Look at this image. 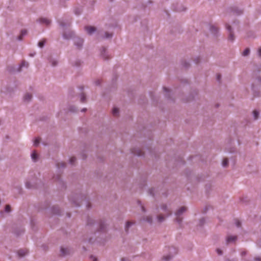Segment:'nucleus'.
<instances>
[{
	"instance_id": "f257e3e1",
	"label": "nucleus",
	"mask_w": 261,
	"mask_h": 261,
	"mask_svg": "<svg viewBox=\"0 0 261 261\" xmlns=\"http://www.w3.org/2000/svg\"><path fill=\"white\" fill-rule=\"evenodd\" d=\"M86 228L90 231V233L93 234L95 238L100 237L103 239L107 231V224L106 220L104 219H95L88 216L87 219Z\"/></svg>"
},
{
	"instance_id": "f03ea898",
	"label": "nucleus",
	"mask_w": 261,
	"mask_h": 261,
	"mask_svg": "<svg viewBox=\"0 0 261 261\" xmlns=\"http://www.w3.org/2000/svg\"><path fill=\"white\" fill-rule=\"evenodd\" d=\"M69 200L72 202L74 206L79 207L83 201H85L87 203V208L89 209L91 207V204L86 200V197L82 194H75V195H72L69 198Z\"/></svg>"
},
{
	"instance_id": "7ed1b4c3",
	"label": "nucleus",
	"mask_w": 261,
	"mask_h": 261,
	"mask_svg": "<svg viewBox=\"0 0 261 261\" xmlns=\"http://www.w3.org/2000/svg\"><path fill=\"white\" fill-rule=\"evenodd\" d=\"M168 249L169 253L163 257V261H170L177 253V249L174 247H169Z\"/></svg>"
},
{
	"instance_id": "20e7f679",
	"label": "nucleus",
	"mask_w": 261,
	"mask_h": 261,
	"mask_svg": "<svg viewBox=\"0 0 261 261\" xmlns=\"http://www.w3.org/2000/svg\"><path fill=\"white\" fill-rule=\"evenodd\" d=\"M225 28L228 33V40L233 42L235 40V36L231 26L228 23H225Z\"/></svg>"
},
{
	"instance_id": "39448f33",
	"label": "nucleus",
	"mask_w": 261,
	"mask_h": 261,
	"mask_svg": "<svg viewBox=\"0 0 261 261\" xmlns=\"http://www.w3.org/2000/svg\"><path fill=\"white\" fill-rule=\"evenodd\" d=\"M228 12L233 15L239 16L243 14L244 10L237 6H232L229 8Z\"/></svg>"
},
{
	"instance_id": "423d86ee",
	"label": "nucleus",
	"mask_w": 261,
	"mask_h": 261,
	"mask_svg": "<svg viewBox=\"0 0 261 261\" xmlns=\"http://www.w3.org/2000/svg\"><path fill=\"white\" fill-rule=\"evenodd\" d=\"M55 181H57L61 190L65 189L66 188V184L62 179L60 174H57L53 176Z\"/></svg>"
},
{
	"instance_id": "0eeeda50",
	"label": "nucleus",
	"mask_w": 261,
	"mask_h": 261,
	"mask_svg": "<svg viewBox=\"0 0 261 261\" xmlns=\"http://www.w3.org/2000/svg\"><path fill=\"white\" fill-rule=\"evenodd\" d=\"M38 179H33L32 180H27L25 182V187L29 189H37L38 188L37 185Z\"/></svg>"
},
{
	"instance_id": "6e6552de",
	"label": "nucleus",
	"mask_w": 261,
	"mask_h": 261,
	"mask_svg": "<svg viewBox=\"0 0 261 261\" xmlns=\"http://www.w3.org/2000/svg\"><path fill=\"white\" fill-rule=\"evenodd\" d=\"M72 250L71 248L68 247H61L60 256L62 257H65L70 254Z\"/></svg>"
},
{
	"instance_id": "1a4fd4ad",
	"label": "nucleus",
	"mask_w": 261,
	"mask_h": 261,
	"mask_svg": "<svg viewBox=\"0 0 261 261\" xmlns=\"http://www.w3.org/2000/svg\"><path fill=\"white\" fill-rule=\"evenodd\" d=\"M74 44L78 49H81L83 47L84 40L80 37L74 38Z\"/></svg>"
},
{
	"instance_id": "9d476101",
	"label": "nucleus",
	"mask_w": 261,
	"mask_h": 261,
	"mask_svg": "<svg viewBox=\"0 0 261 261\" xmlns=\"http://www.w3.org/2000/svg\"><path fill=\"white\" fill-rule=\"evenodd\" d=\"M132 154L137 156H144L145 152L139 148H134L130 150Z\"/></svg>"
},
{
	"instance_id": "9b49d317",
	"label": "nucleus",
	"mask_w": 261,
	"mask_h": 261,
	"mask_svg": "<svg viewBox=\"0 0 261 261\" xmlns=\"http://www.w3.org/2000/svg\"><path fill=\"white\" fill-rule=\"evenodd\" d=\"M172 8L174 11L176 12H182L186 10V8L181 4H173Z\"/></svg>"
},
{
	"instance_id": "f8f14e48",
	"label": "nucleus",
	"mask_w": 261,
	"mask_h": 261,
	"mask_svg": "<svg viewBox=\"0 0 261 261\" xmlns=\"http://www.w3.org/2000/svg\"><path fill=\"white\" fill-rule=\"evenodd\" d=\"M74 35L75 34L73 31H67L63 33V38L66 40H69L72 38L74 39Z\"/></svg>"
},
{
	"instance_id": "ddd939ff",
	"label": "nucleus",
	"mask_w": 261,
	"mask_h": 261,
	"mask_svg": "<svg viewBox=\"0 0 261 261\" xmlns=\"http://www.w3.org/2000/svg\"><path fill=\"white\" fill-rule=\"evenodd\" d=\"M161 209L166 213V216L169 217L172 215V211L169 209L166 204H162L160 206Z\"/></svg>"
},
{
	"instance_id": "4468645a",
	"label": "nucleus",
	"mask_w": 261,
	"mask_h": 261,
	"mask_svg": "<svg viewBox=\"0 0 261 261\" xmlns=\"http://www.w3.org/2000/svg\"><path fill=\"white\" fill-rule=\"evenodd\" d=\"M210 31L214 36L216 37L218 36L219 29L214 25L211 24L210 25Z\"/></svg>"
},
{
	"instance_id": "2eb2a0df",
	"label": "nucleus",
	"mask_w": 261,
	"mask_h": 261,
	"mask_svg": "<svg viewBox=\"0 0 261 261\" xmlns=\"http://www.w3.org/2000/svg\"><path fill=\"white\" fill-rule=\"evenodd\" d=\"M84 86L79 87V90L81 91V93L79 94L78 96L80 97V101L82 103H85L86 102V97L84 93L83 92L84 90Z\"/></svg>"
},
{
	"instance_id": "dca6fc26",
	"label": "nucleus",
	"mask_w": 261,
	"mask_h": 261,
	"mask_svg": "<svg viewBox=\"0 0 261 261\" xmlns=\"http://www.w3.org/2000/svg\"><path fill=\"white\" fill-rule=\"evenodd\" d=\"M85 30L87 31L89 35H92L93 33L96 32V28L94 26L86 25L85 27Z\"/></svg>"
},
{
	"instance_id": "f3484780",
	"label": "nucleus",
	"mask_w": 261,
	"mask_h": 261,
	"mask_svg": "<svg viewBox=\"0 0 261 261\" xmlns=\"http://www.w3.org/2000/svg\"><path fill=\"white\" fill-rule=\"evenodd\" d=\"M100 55L101 57L105 60H109L110 58L107 51V49L105 47H102L100 50Z\"/></svg>"
},
{
	"instance_id": "a211bd4d",
	"label": "nucleus",
	"mask_w": 261,
	"mask_h": 261,
	"mask_svg": "<svg viewBox=\"0 0 261 261\" xmlns=\"http://www.w3.org/2000/svg\"><path fill=\"white\" fill-rule=\"evenodd\" d=\"M51 213L56 215L60 216L61 215V210L58 206L54 205L51 207Z\"/></svg>"
},
{
	"instance_id": "6ab92c4d",
	"label": "nucleus",
	"mask_w": 261,
	"mask_h": 261,
	"mask_svg": "<svg viewBox=\"0 0 261 261\" xmlns=\"http://www.w3.org/2000/svg\"><path fill=\"white\" fill-rule=\"evenodd\" d=\"M187 211V207L185 206H181L175 213V215L176 217L181 216Z\"/></svg>"
},
{
	"instance_id": "aec40b11",
	"label": "nucleus",
	"mask_w": 261,
	"mask_h": 261,
	"mask_svg": "<svg viewBox=\"0 0 261 261\" xmlns=\"http://www.w3.org/2000/svg\"><path fill=\"white\" fill-rule=\"evenodd\" d=\"M37 21L41 23H43L46 24V25H49L51 23V20L46 18H43L41 17L38 20H37Z\"/></svg>"
},
{
	"instance_id": "412c9836",
	"label": "nucleus",
	"mask_w": 261,
	"mask_h": 261,
	"mask_svg": "<svg viewBox=\"0 0 261 261\" xmlns=\"http://www.w3.org/2000/svg\"><path fill=\"white\" fill-rule=\"evenodd\" d=\"M141 221L147 222L149 224L151 225L152 224V217L151 216H143L141 219Z\"/></svg>"
},
{
	"instance_id": "4be33fe9",
	"label": "nucleus",
	"mask_w": 261,
	"mask_h": 261,
	"mask_svg": "<svg viewBox=\"0 0 261 261\" xmlns=\"http://www.w3.org/2000/svg\"><path fill=\"white\" fill-rule=\"evenodd\" d=\"M32 97V94L27 93L23 96V101L26 102H29L31 101Z\"/></svg>"
},
{
	"instance_id": "5701e85b",
	"label": "nucleus",
	"mask_w": 261,
	"mask_h": 261,
	"mask_svg": "<svg viewBox=\"0 0 261 261\" xmlns=\"http://www.w3.org/2000/svg\"><path fill=\"white\" fill-rule=\"evenodd\" d=\"M83 12V8L82 7H76L74 9V13L77 15L79 16L82 14Z\"/></svg>"
},
{
	"instance_id": "b1692460",
	"label": "nucleus",
	"mask_w": 261,
	"mask_h": 261,
	"mask_svg": "<svg viewBox=\"0 0 261 261\" xmlns=\"http://www.w3.org/2000/svg\"><path fill=\"white\" fill-rule=\"evenodd\" d=\"M48 61L51 64V65L53 67H56L58 65V61L51 57H50L48 58Z\"/></svg>"
},
{
	"instance_id": "393cba45",
	"label": "nucleus",
	"mask_w": 261,
	"mask_h": 261,
	"mask_svg": "<svg viewBox=\"0 0 261 261\" xmlns=\"http://www.w3.org/2000/svg\"><path fill=\"white\" fill-rule=\"evenodd\" d=\"M17 254L19 257H22L25 255L27 253V250L23 249H20L17 251Z\"/></svg>"
},
{
	"instance_id": "a878e982",
	"label": "nucleus",
	"mask_w": 261,
	"mask_h": 261,
	"mask_svg": "<svg viewBox=\"0 0 261 261\" xmlns=\"http://www.w3.org/2000/svg\"><path fill=\"white\" fill-rule=\"evenodd\" d=\"M113 34L112 33H109L108 32H105L103 36H100L102 39H109L112 38Z\"/></svg>"
},
{
	"instance_id": "bb28decb",
	"label": "nucleus",
	"mask_w": 261,
	"mask_h": 261,
	"mask_svg": "<svg viewBox=\"0 0 261 261\" xmlns=\"http://www.w3.org/2000/svg\"><path fill=\"white\" fill-rule=\"evenodd\" d=\"M27 31L26 30H22L20 32V35L17 37V39L19 41H21L24 36L27 34Z\"/></svg>"
},
{
	"instance_id": "cd10ccee",
	"label": "nucleus",
	"mask_w": 261,
	"mask_h": 261,
	"mask_svg": "<svg viewBox=\"0 0 261 261\" xmlns=\"http://www.w3.org/2000/svg\"><path fill=\"white\" fill-rule=\"evenodd\" d=\"M237 239V236H229L227 237L226 239V242L227 243L234 242Z\"/></svg>"
},
{
	"instance_id": "c85d7f7f",
	"label": "nucleus",
	"mask_w": 261,
	"mask_h": 261,
	"mask_svg": "<svg viewBox=\"0 0 261 261\" xmlns=\"http://www.w3.org/2000/svg\"><path fill=\"white\" fill-rule=\"evenodd\" d=\"M252 90L254 97H258L259 95V91L258 89H256L254 84L252 85Z\"/></svg>"
},
{
	"instance_id": "c756f323",
	"label": "nucleus",
	"mask_w": 261,
	"mask_h": 261,
	"mask_svg": "<svg viewBox=\"0 0 261 261\" xmlns=\"http://www.w3.org/2000/svg\"><path fill=\"white\" fill-rule=\"evenodd\" d=\"M29 66V63L27 62H25V61H23L21 64L19 66L17 71L18 72H20L21 70V68L23 67H28Z\"/></svg>"
},
{
	"instance_id": "7c9ffc66",
	"label": "nucleus",
	"mask_w": 261,
	"mask_h": 261,
	"mask_svg": "<svg viewBox=\"0 0 261 261\" xmlns=\"http://www.w3.org/2000/svg\"><path fill=\"white\" fill-rule=\"evenodd\" d=\"M163 89H164V92L166 93V94H165L166 97L168 99H171V97L170 96V90L165 87H163Z\"/></svg>"
},
{
	"instance_id": "2f4dec72",
	"label": "nucleus",
	"mask_w": 261,
	"mask_h": 261,
	"mask_svg": "<svg viewBox=\"0 0 261 261\" xmlns=\"http://www.w3.org/2000/svg\"><path fill=\"white\" fill-rule=\"evenodd\" d=\"M56 166L59 170V173H60L61 172L60 171V169L62 168V169H64L66 167V164L65 163H58L57 164H56Z\"/></svg>"
},
{
	"instance_id": "473e14b6",
	"label": "nucleus",
	"mask_w": 261,
	"mask_h": 261,
	"mask_svg": "<svg viewBox=\"0 0 261 261\" xmlns=\"http://www.w3.org/2000/svg\"><path fill=\"white\" fill-rule=\"evenodd\" d=\"M134 224V222H132L130 221H127L126 222V225H125V231L126 233H128V229H129V227L130 226H132V225H133Z\"/></svg>"
},
{
	"instance_id": "72a5a7b5",
	"label": "nucleus",
	"mask_w": 261,
	"mask_h": 261,
	"mask_svg": "<svg viewBox=\"0 0 261 261\" xmlns=\"http://www.w3.org/2000/svg\"><path fill=\"white\" fill-rule=\"evenodd\" d=\"M38 154L36 153V152L35 151H34L31 153V158H32V160L34 162H36L38 160Z\"/></svg>"
},
{
	"instance_id": "f704fd0d",
	"label": "nucleus",
	"mask_w": 261,
	"mask_h": 261,
	"mask_svg": "<svg viewBox=\"0 0 261 261\" xmlns=\"http://www.w3.org/2000/svg\"><path fill=\"white\" fill-rule=\"evenodd\" d=\"M197 94V92L196 90H194L193 93L191 94V95L189 96L188 98V99H187V101L194 100L195 99V96Z\"/></svg>"
},
{
	"instance_id": "c9c22d12",
	"label": "nucleus",
	"mask_w": 261,
	"mask_h": 261,
	"mask_svg": "<svg viewBox=\"0 0 261 261\" xmlns=\"http://www.w3.org/2000/svg\"><path fill=\"white\" fill-rule=\"evenodd\" d=\"M156 192L155 188H152L148 190V194L149 195L154 197Z\"/></svg>"
},
{
	"instance_id": "e433bc0d",
	"label": "nucleus",
	"mask_w": 261,
	"mask_h": 261,
	"mask_svg": "<svg viewBox=\"0 0 261 261\" xmlns=\"http://www.w3.org/2000/svg\"><path fill=\"white\" fill-rule=\"evenodd\" d=\"M156 219L159 223H162L165 220V218L163 215L160 214L156 216Z\"/></svg>"
},
{
	"instance_id": "4c0bfd02",
	"label": "nucleus",
	"mask_w": 261,
	"mask_h": 261,
	"mask_svg": "<svg viewBox=\"0 0 261 261\" xmlns=\"http://www.w3.org/2000/svg\"><path fill=\"white\" fill-rule=\"evenodd\" d=\"M13 232L17 236H19L23 233V229L22 228H20L18 230H14Z\"/></svg>"
},
{
	"instance_id": "58836bf2",
	"label": "nucleus",
	"mask_w": 261,
	"mask_h": 261,
	"mask_svg": "<svg viewBox=\"0 0 261 261\" xmlns=\"http://www.w3.org/2000/svg\"><path fill=\"white\" fill-rule=\"evenodd\" d=\"M68 111L72 113H76L77 112V109L74 106H69Z\"/></svg>"
},
{
	"instance_id": "ea45409f",
	"label": "nucleus",
	"mask_w": 261,
	"mask_h": 261,
	"mask_svg": "<svg viewBox=\"0 0 261 261\" xmlns=\"http://www.w3.org/2000/svg\"><path fill=\"white\" fill-rule=\"evenodd\" d=\"M46 43V39H42L41 40H40L38 43V46L40 47V48H43L44 47V45H45V44Z\"/></svg>"
},
{
	"instance_id": "a19ab883",
	"label": "nucleus",
	"mask_w": 261,
	"mask_h": 261,
	"mask_svg": "<svg viewBox=\"0 0 261 261\" xmlns=\"http://www.w3.org/2000/svg\"><path fill=\"white\" fill-rule=\"evenodd\" d=\"M182 66L185 68V69H188L190 67V64L189 62H187L186 61H183L182 62Z\"/></svg>"
},
{
	"instance_id": "79ce46f5",
	"label": "nucleus",
	"mask_w": 261,
	"mask_h": 261,
	"mask_svg": "<svg viewBox=\"0 0 261 261\" xmlns=\"http://www.w3.org/2000/svg\"><path fill=\"white\" fill-rule=\"evenodd\" d=\"M175 221L177 222L180 226L182 222V218L180 217V216L176 217V218L175 219Z\"/></svg>"
},
{
	"instance_id": "37998d69",
	"label": "nucleus",
	"mask_w": 261,
	"mask_h": 261,
	"mask_svg": "<svg viewBox=\"0 0 261 261\" xmlns=\"http://www.w3.org/2000/svg\"><path fill=\"white\" fill-rule=\"evenodd\" d=\"M58 22L60 26L62 28H65L69 25V24H67V23L64 22L63 20H58Z\"/></svg>"
},
{
	"instance_id": "c03bdc74",
	"label": "nucleus",
	"mask_w": 261,
	"mask_h": 261,
	"mask_svg": "<svg viewBox=\"0 0 261 261\" xmlns=\"http://www.w3.org/2000/svg\"><path fill=\"white\" fill-rule=\"evenodd\" d=\"M252 113H253V116L254 119L255 120L257 119L259 117V112L258 111H257L256 110H255L253 111Z\"/></svg>"
},
{
	"instance_id": "a18cd8bd",
	"label": "nucleus",
	"mask_w": 261,
	"mask_h": 261,
	"mask_svg": "<svg viewBox=\"0 0 261 261\" xmlns=\"http://www.w3.org/2000/svg\"><path fill=\"white\" fill-rule=\"evenodd\" d=\"M137 203H138V204L139 205H140L141 206L142 211L143 213H146V208L143 205H142L141 201L140 200H138L137 201Z\"/></svg>"
},
{
	"instance_id": "49530a36",
	"label": "nucleus",
	"mask_w": 261,
	"mask_h": 261,
	"mask_svg": "<svg viewBox=\"0 0 261 261\" xmlns=\"http://www.w3.org/2000/svg\"><path fill=\"white\" fill-rule=\"evenodd\" d=\"M119 112V109L115 107L112 110V113L114 116H117L118 115Z\"/></svg>"
},
{
	"instance_id": "de8ad7c7",
	"label": "nucleus",
	"mask_w": 261,
	"mask_h": 261,
	"mask_svg": "<svg viewBox=\"0 0 261 261\" xmlns=\"http://www.w3.org/2000/svg\"><path fill=\"white\" fill-rule=\"evenodd\" d=\"M250 50L249 48H246L242 53L243 56H248L250 54Z\"/></svg>"
},
{
	"instance_id": "09e8293b",
	"label": "nucleus",
	"mask_w": 261,
	"mask_h": 261,
	"mask_svg": "<svg viewBox=\"0 0 261 261\" xmlns=\"http://www.w3.org/2000/svg\"><path fill=\"white\" fill-rule=\"evenodd\" d=\"M205 223V218H202L199 220L198 226L200 227H202Z\"/></svg>"
},
{
	"instance_id": "8fccbe9b",
	"label": "nucleus",
	"mask_w": 261,
	"mask_h": 261,
	"mask_svg": "<svg viewBox=\"0 0 261 261\" xmlns=\"http://www.w3.org/2000/svg\"><path fill=\"white\" fill-rule=\"evenodd\" d=\"M84 241H88L90 243H92L94 241V239L92 237L89 238L87 237L86 238L84 239Z\"/></svg>"
},
{
	"instance_id": "3c124183",
	"label": "nucleus",
	"mask_w": 261,
	"mask_h": 261,
	"mask_svg": "<svg viewBox=\"0 0 261 261\" xmlns=\"http://www.w3.org/2000/svg\"><path fill=\"white\" fill-rule=\"evenodd\" d=\"M11 211V206L9 204H7L5 207V212L6 213H10Z\"/></svg>"
},
{
	"instance_id": "603ef678",
	"label": "nucleus",
	"mask_w": 261,
	"mask_h": 261,
	"mask_svg": "<svg viewBox=\"0 0 261 261\" xmlns=\"http://www.w3.org/2000/svg\"><path fill=\"white\" fill-rule=\"evenodd\" d=\"M228 165V160L227 159H224L222 162V166L224 167H226Z\"/></svg>"
},
{
	"instance_id": "864d4df0",
	"label": "nucleus",
	"mask_w": 261,
	"mask_h": 261,
	"mask_svg": "<svg viewBox=\"0 0 261 261\" xmlns=\"http://www.w3.org/2000/svg\"><path fill=\"white\" fill-rule=\"evenodd\" d=\"M40 139L39 138H35L34 141V145L35 146H38L40 143Z\"/></svg>"
},
{
	"instance_id": "5fc2aeb1",
	"label": "nucleus",
	"mask_w": 261,
	"mask_h": 261,
	"mask_svg": "<svg viewBox=\"0 0 261 261\" xmlns=\"http://www.w3.org/2000/svg\"><path fill=\"white\" fill-rule=\"evenodd\" d=\"M81 61L77 60L74 62V63H73V65L76 66V67H79L81 65Z\"/></svg>"
},
{
	"instance_id": "6e6d98bb",
	"label": "nucleus",
	"mask_w": 261,
	"mask_h": 261,
	"mask_svg": "<svg viewBox=\"0 0 261 261\" xmlns=\"http://www.w3.org/2000/svg\"><path fill=\"white\" fill-rule=\"evenodd\" d=\"M75 161H76V158L75 157H71L69 160V163L70 164L73 165Z\"/></svg>"
},
{
	"instance_id": "4d7b16f0",
	"label": "nucleus",
	"mask_w": 261,
	"mask_h": 261,
	"mask_svg": "<svg viewBox=\"0 0 261 261\" xmlns=\"http://www.w3.org/2000/svg\"><path fill=\"white\" fill-rule=\"evenodd\" d=\"M74 91L73 89H70L69 91V95L71 97H73L74 96Z\"/></svg>"
},
{
	"instance_id": "13d9d810",
	"label": "nucleus",
	"mask_w": 261,
	"mask_h": 261,
	"mask_svg": "<svg viewBox=\"0 0 261 261\" xmlns=\"http://www.w3.org/2000/svg\"><path fill=\"white\" fill-rule=\"evenodd\" d=\"M236 225L238 228H240L241 227V222L239 220H236Z\"/></svg>"
},
{
	"instance_id": "bf43d9fd",
	"label": "nucleus",
	"mask_w": 261,
	"mask_h": 261,
	"mask_svg": "<svg viewBox=\"0 0 261 261\" xmlns=\"http://www.w3.org/2000/svg\"><path fill=\"white\" fill-rule=\"evenodd\" d=\"M256 81L259 85H261V76H258L256 78Z\"/></svg>"
},
{
	"instance_id": "052dcab7",
	"label": "nucleus",
	"mask_w": 261,
	"mask_h": 261,
	"mask_svg": "<svg viewBox=\"0 0 261 261\" xmlns=\"http://www.w3.org/2000/svg\"><path fill=\"white\" fill-rule=\"evenodd\" d=\"M200 58L199 57H197L195 58L194 60V61L196 64H198L200 62Z\"/></svg>"
},
{
	"instance_id": "680f3d73",
	"label": "nucleus",
	"mask_w": 261,
	"mask_h": 261,
	"mask_svg": "<svg viewBox=\"0 0 261 261\" xmlns=\"http://www.w3.org/2000/svg\"><path fill=\"white\" fill-rule=\"evenodd\" d=\"M148 151L149 152L151 156H154L155 158H156L155 154V151L152 150H149Z\"/></svg>"
},
{
	"instance_id": "e2e57ef3",
	"label": "nucleus",
	"mask_w": 261,
	"mask_h": 261,
	"mask_svg": "<svg viewBox=\"0 0 261 261\" xmlns=\"http://www.w3.org/2000/svg\"><path fill=\"white\" fill-rule=\"evenodd\" d=\"M216 251H217V253L218 254V255H222V254H223V252H222V251L220 249H219V248H217V249H216Z\"/></svg>"
},
{
	"instance_id": "0e129e2a",
	"label": "nucleus",
	"mask_w": 261,
	"mask_h": 261,
	"mask_svg": "<svg viewBox=\"0 0 261 261\" xmlns=\"http://www.w3.org/2000/svg\"><path fill=\"white\" fill-rule=\"evenodd\" d=\"M101 81L100 80H97L95 82V84L96 86H100V84H101Z\"/></svg>"
},
{
	"instance_id": "69168bd1",
	"label": "nucleus",
	"mask_w": 261,
	"mask_h": 261,
	"mask_svg": "<svg viewBox=\"0 0 261 261\" xmlns=\"http://www.w3.org/2000/svg\"><path fill=\"white\" fill-rule=\"evenodd\" d=\"M91 261H98L97 260V259L93 255H91L90 257Z\"/></svg>"
},
{
	"instance_id": "338daca9",
	"label": "nucleus",
	"mask_w": 261,
	"mask_h": 261,
	"mask_svg": "<svg viewBox=\"0 0 261 261\" xmlns=\"http://www.w3.org/2000/svg\"><path fill=\"white\" fill-rule=\"evenodd\" d=\"M254 261H261V257L259 256L255 257L253 258Z\"/></svg>"
},
{
	"instance_id": "774afa93",
	"label": "nucleus",
	"mask_w": 261,
	"mask_h": 261,
	"mask_svg": "<svg viewBox=\"0 0 261 261\" xmlns=\"http://www.w3.org/2000/svg\"><path fill=\"white\" fill-rule=\"evenodd\" d=\"M225 261H238V260L237 258H233V259L226 258L225 259Z\"/></svg>"
}]
</instances>
